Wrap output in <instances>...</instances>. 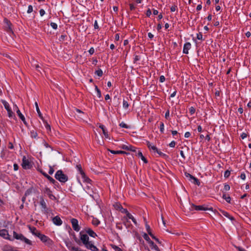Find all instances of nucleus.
I'll return each instance as SVG.
<instances>
[{
	"label": "nucleus",
	"mask_w": 251,
	"mask_h": 251,
	"mask_svg": "<svg viewBox=\"0 0 251 251\" xmlns=\"http://www.w3.org/2000/svg\"><path fill=\"white\" fill-rule=\"evenodd\" d=\"M92 223L93 225L98 226L99 225L100 222L97 219H93Z\"/></svg>",
	"instance_id": "e433bc0d"
},
{
	"label": "nucleus",
	"mask_w": 251,
	"mask_h": 251,
	"mask_svg": "<svg viewBox=\"0 0 251 251\" xmlns=\"http://www.w3.org/2000/svg\"><path fill=\"white\" fill-rule=\"evenodd\" d=\"M191 209H195L196 210H212V208H207L205 207L203 205H195L193 204H192L191 205Z\"/></svg>",
	"instance_id": "39448f33"
},
{
	"label": "nucleus",
	"mask_w": 251,
	"mask_h": 251,
	"mask_svg": "<svg viewBox=\"0 0 251 251\" xmlns=\"http://www.w3.org/2000/svg\"><path fill=\"white\" fill-rule=\"evenodd\" d=\"M4 23L5 24V29L6 31L9 32H13L11 27L12 24L10 22L8 19L5 18L4 19Z\"/></svg>",
	"instance_id": "0eeeda50"
},
{
	"label": "nucleus",
	"mask_w": 251,
	"mask_h": 251,
	"mask_svg": "<svg viewBox=\"0 0 251 251\" xmlns=\"http://www.w3.org/2000/svg\"><path fill=\"white\" fill-rule=\"evenodd\" d=\"M83 231L79 233L80 239L85 247L92 251H98V249L93 245L91 241H89V238L87 234H83Z\"/></svg>",
	"instance_id": "f257e3e1"
},
{
	"label": "nucleus",
	"mask_w": 251,
	"mask_h": 251,
	"mask_svg": "<svg viewBox=\"0 0 251 251\" xmlns=\"http://www.w3.org/2000/svg\"><path fill=\"white\" fill-rule=\"evenodd\" d=\"M151 11L150 9H148V10L146 12V15L147 17H150L151 15Z\"/></svg>",
	"instance_id": "bf43d9fd"
},
{
	"label": "nucleus",
	"mask_w": 251,
	"mask_h": 251,
	"mask_svg": "<svg viewBox=\"0 0 251 251\" xmlns=\"http://www.w3.org/2000/svg\"><path fill=\"white\" fill-rule=\"evenodd\" d=\"M192 179H193V183H194V184H197V185H198V186H199V185H200V184H201L200 181V180H199L198 179H197V178H196V177H195L194 176V177H193Z\"/></svg>",
	"instance_id": "c9c22d12"
},
{
	"label": "nucleus",
	"mask_w": 251,
	"mask_h": 251,
	"mask_svg": "<svg viewBox=\"0 0 251 251\" xmlns=\"http://www.w3.org/2000/svg\"><path fill=\"white\" fill-rule=\"evenodd\" d=\"M14 171H17L19 169V166L17 164L15 163L13 165Z\"/></svg>",
	"instance_id": "338daca9"
},
{
	"label": "nucleus",
	"mask_w": 251,
	"mask_h": 251,
	"mask_svg": "<svg viewBox=\"0 0 251 251\" xmlns=\"http://www.w3.org/2000/svg\"><path fill=\"white\" fill-rule=\"evenodd\" d=\"M95 88L97 92L98 97L99 98H101V92H100V90L98 88V86L96 85L95 86Z\"/></svg>",
	"instance_id": "473e14b6"
},
{
	"label": "nucleus",
	"mask_w": 251,
	"mask_h": 251,
	"mask_svg": "<svg viewBox=\"0 0 251 251\" xmlns=\"http://www.w3.org/2000/svg\"><path fill=\"white\" fill-rule=\"evenodd\" d=\"M177 9V6L176 5L172 6L171 7V11L172 12H175Z\"/></svg>",
	"instance_id": "6e6d98bb"
},
{
	"label": "nucleus",
	"mask_w": 251,
	"mask_h": 251,
	"mask_svg": "<svg viewBox=\"0 0 251 251\" xmlns=\"http://www.w3.org/2000/svg\"><path fill=\"white\" fill-rule=\"evenodd\" d=\"M195 112V109L193 107H191L190 108V113L193 115Z\"/></svg>",
	"instance_id": "5fc2aeb1"
},
{
	"label": "nucleus",
	"mask_w": 251,
	"mask_h": 251,
	"mask_svg": "<svg viewBox=\"0 0 251 251\" xmlns=\"http://www.w3.org/2000/svg\"><path fill=\"white\" fill-rule=\"evenodd\" d=\"M164 125L163 123L161 122L160 124V132L162 133H163L164 132Z\"/></svg>",
	"instance_id": "ea45409f"
},
{
	"label": "nucleus",
	"mask_w": 251,
	"mask_h": 251,
	"mask_svg": "<svg viewBox=\"0 0 251 251\" xmlns=\"http://www.w3.org/2000/svg\"><path fill=\"white\" fill-rule=\"evenodd\" d=\"M154 152H156L158 154H159L161 156H165V154L164 153L162 152L161 151H158L157 149V151H155Z\"/></svg>",
	"instance_id": "4d7b16f0"
},
{
	"label": "nucleus",
	"mask_w": 251,
	"mask_h": 251,
	"mask_svg": "<svg viewBox=\"0 0 251 251\" xmlns=\"http://www.w3.org/2000/svg\"><path fill=\"white\" fill-rule=\"evenodd\" d=\"M13 237L17 240H20L28 245H31V242L27 239L22 234H18L15 231H13Z\"/></svg>",
	"instance_id": "7ed1b4c3"
},
{
	"label": "nucleus",
	"mask_w": 251,
	"mask_h": 251,
	"mask_svg": "<svg viewBox=\"0 0 251 251\" xmlns=\"http://www.w3.org/2000/svg\"><path fill=\"white\" fill-rule=\"evenodd\" d=\"M109 151H110L113 154H124L126 153L125 151H113V150H108Z\"/></svg>",
	"instance_id": "bb28decb"
},
{
	"label": "nucleus",
	"mask_w": 251,
	"mask_h": 251,
	"mask_svg": "<svg viewBox=\"0 0 251 251\" xmlns=\"http://www.w3.org/2000/svg\"><path fill=\"white\" fill-rule=\"evenodd\" d=\"M122 149L127 151H130L135 152H136V148L131 145L127 146L124 145L122 146Z\"/></svg>",
	"instance_id": "4468645a"
},
{
	"label": "nucleus",
	"mask_w": 251,
	"mask_h": 251,
	"mask_svg": "<svg viewBox=\"0 0 251 251\" xmlns=\"http://www.w3.org/2000/svg\"><path fill=\"white\" fill-rule=\"evenodd\" d=\"M31 193V191L29 189H28L26 191L25 196H27V195H29Z\"/></svg>",
	"instance_id": "69168bd1"
},
{
	"label": "nucleus",
	"mask_w": 251,
	"mask_h": 251,
	"mask_svg": "<svg viewBox=\"0 0 251 251\" xmlns=\"http://www.w3.org/2000/svg\"><path fill=\"white\" fill-rule=\"evenodd\" d=\"M220 211L222 213V214L225 216V217L229 218L230 220L233 221L234 220V218L233 217L230 216L227 212L221 210Z\"/></svg>",
	"instance_id": "aec40b11"
},
{
	"label": "nucleus",
	"mask_w": 251,
	"mask_h": 251,
	"mask_svg": "<svg viewBox=\"0 0 251 251\" xmlns=\"http://www.w3.org/2000/svg\"><path fill=\"white\" fill-rule=\"evenodd\" d=\"M39 12L41 16H43L45 14V11L43 9H40Z\"/></svg>",
	"instance_id": "0e129e2a"
},
{
	"label": "nucleus",
	"mask_w": 251,
	"mask_h": 251,
	"mask_svg": "<svg viewBox=\"0 0 251 251\" xmlns=\"http://www.w3.org/2000/svg\"><path fill=\"white\" fill-rule=\"evenodd\" d=\"M82 178L84 182H87L88 183H90V181H91L90 178H89L84 173V175H81Z\"/></svg>",
	"instance_id": "a878e982"
},
{
	"label": "nucleus",
	"mask_w": 251,
	"mask_h": 251,
	"mask_svg": "<svg viewBox=\"0 0 251 251\" xmlns=\"http://www.w3.org/2000/svg\"><path fill=\"white\" fill-rule=\"evenodd\" d=\"M146 229H147V231L148 234L152 237V238L154 239L157 243L160 244V242L159 239L158 238H157L156 237H155L153 235V234H152L150 227L148 224L146 225Z\"/></svg>",
	"instance_id": "9d476101"
},
{
	"label": "nucleus",
	"mask_w": 251,
	"mask_h": 251,
	"mask_svg": "<svg viewBox=\"0 0 251 251\" xmlns=\"http://www.w3.org/2000/svg\"><path fill=\"white\" fill-rule=\"evenodd\" d=\"M40 172L44 175L45 177H46L51 183L55 184L57 183L55 179H54L52 177L49 176L46 173L44 172L43 171L41 170Z\"/></svg>",
	"instance_id": "f8f14e48"
},
{
	"label": "nucleus",
	"mask_w": 251,
	"mask_h": 251,
	"mask_svg": "<svg viewBox=\"0 0 251 251\" xmlns=\"http://www.w3.org/2000/svg\"><path fill=\"white\" fill-rule=\"evenodd\" d=\"M123 107L125 109H127L128 107V102L125 100H123Z\"/></svg>",
	"instance_id": "58836bf2"
},
{
	"label": "nucleus",
	"mask_w": 251,
	"mask_h": 251,
	"mask_svg": "<svg viewBox=\"0 0 251 251\" xmlns=\"http://www.w3.org/2000/svg\"><path fill=\"white\" fill-rule=\"evenodd\" d=\"M22 167L24 169H29L30 168V164L29 161L26 159L25 156H24L22 159Z\"/></svg>",
	"instance_id": "1a4fd4ad"
},
{
	"label": "nucleus",
	"mask_w": 251,
	"mask_h": 251,
	"mask_svg": "<svg viewBox=\"0 0 251 251\" xmlns=\"http://www.w3.org/2000/svg\"><path fill=\"white\" fill-rule=\"evenodd\" d=\"M72 251H85L84 250H81L78 247H75V248H72Z\"/></svg>",
	"instance_id": "79ce46f5"
},
{
	"label": "nucleus",
	"mask_w": 251,
	"mask_h": 251,
	"mask_svg": "<svg viewBox=\"0 0 251 251\" xmlns=\"http://www.w3.org/2000/svg\"><path fill=\"white\" fill-rule=\"evenodd\" d=\"M71 223L73 228L76 231H78L80 228L78 224V221L77 219L73 218L71 219Z\"/></svg>",
	"instance_id": "423d86ee"
},
{
	"label": "nucleus",
	"mask_w": 251,
	"mask_h": 251,
	"mask_svg": "<svg viewBox=\"0 0 251 251\" xmlns=\"http://www.w3.org/2000/svg\"><path fill=\"white\" fill-rule=\"evenodd\" d=\"M55 177L60 182L65 183L68 180V176L63 174L62 170H58L55 175Z\"/></svg>",
	"instance_id": "f03ea898"
},
{
	"label": "nucleus",
	"mask_w": 251,
	"mask_h": 251,
	"mask_svg": "<svg viewBox=\"0 0 251 251\" xmlns=\"http://www.w3.org/2000/svg\"><path fill=\"white\" fill-rule=\"evenodd\" d=\"M230 189V186L228 184H225L224 186V190L226 191H228Z\"/></svg>",
	"instance_id": "8fccbe9b"
},
{
	"label": "nucleus",
	"mask_w": 251,
	"mask_h": 251,
	"mask_svg": "<svg viewBox=\"0 0 251 251\" xmlns=\"http://www.w3.org/2000/svg\"><path fill=\"white\" fill-rule=\"evenodd\" d=\"M52 222L53 224L56 226H60L62 224V220H61L60 218L58 216L54 217L52 219Z\"/></svg>",
	"instance_id": "9b49d317"
},
{
	"label": "nucleus",
	"mask_w": 251,
	"mask_h": 251,
	"mask_svg": "<svg viewBox=\"0 0 251 251\" xmlns=\"http://www.w3.org/2000/svg\"><path fill=\"white\" fill-rule=\"evenodd\" d=\"M149 244L151 249H153L156 251H160L158 247L154 243L153 241L150 242Z\"/></svg>",
	"instance_id": "4be33fe9"
},
{
	"label": "nucleus",
	"mask_w": 251,
	"mask_h": 251,
	"mask_svg": "<svg viewBox=\"0 0 251 251\" xmlns=\"http://www.w3.org/2000/svg\"><path fill=\"white\" fill-rule=\"evenodd\" d=\"M235 248L238 250V251H247L244 249L236 246H234Z\"/></svg>",
	"instance_id": "09e8293b"
},
{
	"label": "nucleus",
	"mask_w": 251,
	"mask_h": 251,
	"mask_svg": "<svg viewBox=\"0 0 251 251\" xmlns=\"http://www.w3.org/2000/svg\"><path fill=\"white\" fill-rule=\"evenodd\" d=\"M136 155L139 157H140L141 159H142V160H143L144 161V162L145 163H148V160H147V159L143 156L142 153L140 151H138V152L137 153V154Z\"/></svg>",
	"instance_id": "6ab92c4d"
},
{
	"label": "nucleus",
	"mask_w": 251,
	"mask_h": 251,
	"mask_svg": "<svg viewBox=\"0 0 251 251\" xmlns=\"http://www.w3.org/2000/svg\"><path fill=\"white\" fill-rule=\"evenodd\" d=\"M44 192V193L46 194L48 197H49L52 194L51 191L48 187H46L45 188Z\"/></svg>",
	"instance_id": "c85d7f7f"
},
{
	"label": "nucleus",
	"mask_w": 251,
	"mask_h": 251,
	"mask_svg": "<svg viewBox=\"0 0 251 251\" xmlns=\"http://www.w3.org/2000/svg\"><path fill=\"white\" fill-rule=\"evenodd\" d=\"M147 145L148 146V147L150 149V150H153L154 151H157V148L153 146V145H152L150 143V142L149 141H147Z\"/></svg>",
	"instance_id": "5701e85b"
},
{
	"label": "nucleus",
	"mask_w": 251,
	"mask_h": 251,
	"mask_svg": "<svg viewBox=\"0 0 251 251\" xmlns=\"http://www.w3.org/2000/svg\"><path fill=\"white\" fill-rule=\"evenodd\" d=\"M191 45L190 43H186L183 47V52L185 54L188 53V50L191 48Z\"/></svg>",
	"instance_id": "2eb2a0df"
},
{
	"label": "nucleus",
	"mask_w": 251,
	"mask_h": 251,
	"mask_svg": "<svg viewBox=\"0 0 251 251\" xmlns=\"http://www.w3.org/2000/svg\"><path fill=\"white\" fill-rule=\"evenodd\" d=\"M190 135L191 133L189 132H186L184 134V136L185 138H188L190 136Z\"/></svg>",
	"instance_id": "774afa93"
},
{
	"label": "nucleus",
	"mask_w": 251,
	"mask_h": 251,
	"mask_svg": "<svg viewBox=\"0 0 251 251\" xmlns=\"http://www.w3.org/2000/svg\"><path fill=\"white\" fill-rule=\"evenodd\" d=\"M197 38L198 40H202V34L201 33H199L197 34Z\"/></svg>",
	"instance_id": "49530a36"
},
{
	"label": "nucleus",
	"mask_w": 251,
	"mask_h": 251,
	"mask_svg": "<svg viewBox=\"0 0 251 251\" xmlns=\"http://www.w3.org/2000/svg\"><path fill=\"white\" fill-rule=\"evenodd\" d=\"M94 27L95 29H98L99 28V25L98 24L97 21L96 20L94 23Z\"/></svg>",
	"instance_id": "052dcab7"
},
{
	"label": "nucleus",
	"mask_w": 251,
	"mask_h": 251,
	"mask_svg": "<svg viewBox=\"0 0 251 251\" xmlns=\"http://www.w3.org/2000/svg\"><path fill=\"white\" fill-rule=\"evenodd\" d=\"M0 236L5 239L11 240L10 235H9L8 231L6 229H3L0 230Z\"/></svg>",
	"instance_id": "6e6552de"
},
{
	"label": "nucleus",
	"mask_w": 251,
	"mask_h": 251,
	"mask_svg": "<svg viewBox=\"0 0 251 251\" xmlns=\"http://www.w3.org/2000/svg\"><path fill=\"white\" fill-rule=\"evenodd\" d=\"M230 171L228 170H226L225 172L224 176L225 177L227 178L230 176Z\"/></svg>",
	"instance_id": "c03bdc74"
},
{
	"label": "nucleus",
	"mask_w": 251,
	"mask_h": 251,
	"mask_svg": "<svg viewBox=\"0 0 251 251\" xmlns=\"http://www.w3.org/2000/svg\"><path fill=\"white\" fill-rule=\"evenodd\" d=\"M49 197L50 199H51L52 200H56V197L52 194H51Z\"/></svg>",
	"instance_id": "e2e57ef3"
},
{
	"label": "nucleus",
	"mask_w": 251,
	"mask_h": 251,
	"mask_svg": "<svg viewBox=\"0 0 251 251\" xmlns=\"http://www.w3.org/2000/svg\"><path fill=\"white\" fill-rule=\"evenodd\" d=\"M76 168L78 172L80 173L81 175H84V172L83 171L81 166L80 164H77L76 166Z\"/></svg>",
	"instance_id": "393cba45"
},
{
	"label": "nucleus",
	"mask_w": 251,
	"mask_h": 251,
	"mask_svg": "<svg viewBox=\"0 0 251 251\" xmlns=\"http://www.w3.org/2000/svg\"><path fill=\"white\" fill-rule=\"evenodd\" d=\"M66 246L67 247V248L72 251V248H75V246H73L72 245V244L71 243H68L67 244H66Z\"/></svg>",
	"instance_id": "a19ab883"
},
{
	"label": "nucleus",
	"mask_w": 251,
	"mask_h": 251,
	"mask_svg": "<svg viewBox=\"0 0 251 251\" xmlns=\"http://www.w3.org/2000/svg\"><path fill=\"white\" fill-rule=\"evenodd\" d=\"M185 175L186 177H190V179H192L194 176H192L191 175L189 174V173H185Z\"/></svg>",
	"instance_id": "13d9d810"
},
{
	"label": "nucleus",
	"mask_w": 251,
	"mask_h": 251,
	"mask_svg": "<svg viewBox=\"0 0 251 251\" xmlns=\"http://www.w3.org/2000/svg\"><path fill=\"white\" fill-rule=\"evenodd\" d=\"M32 11H33L32 6L31 5H29L28 7L27 13H30L31 12H32Z\"/></svg>",
	"instance_id": "de8ad7c7"
},
{
	"label": "nucleus",
	"mask_w": 251,
	"mask_h": 251,
	"mask_svg": "<svg viewBox=\"0 0 251 251\" xmlns=\"http://www.w3.org/2000/svg\"><path fill=\"white\" fill-rule=\"evenodd\" d=\"M143 237L145 239V240H146L148 242L149 244L152 241L148 235L146 233H145L143 234Z\"/></svg>",
	"instance_id": "7c9ffc66"
},
{
	"label": "nucleus",
	"mask_w": 251,
	"mask_h": 251,
	"mask_svg": "<svg viewBox=\"0 0 251 251\" xmlns=\"http://www.w3.org/2000/svg\"><path fill=\"white\" fill-rule=\"evenodd\" d=\"M1 101L2 103V104H3L5 108L6 109V110H8L9 109H10V108L9 107V105L7 101H6L5 100H2Z\"/></svg>",
	"instance_id": "cd10ccee"
},
{
	"label": "nucleus",
	"mask_w": 251,
	"mask_h": 251,
	"mask_svg": "<svg viewBox=\"0 0 251 251\" xmlns=\"http://www.w3.org/2000/svg\"><path fill=\"white\" fill-rule=\"evenodd\" d=\"M38 237H39L43 242L46 243L48 245H51L52 244V240L44 234L40 233Z\"/></svg>",
	"instance_id": "20e7f679"
},
{
	"label": "nucleus",
	"mask_w": 251,
	"mask_h": 251,
	"mask_svg": "<svg viewBox=\"0 0 251 251\" xmlns=\"http://www.w3.org/2000/svg\"><path fill=\"white\" fill-rule=\"evenodd\" d=\"M29 228L31 233L33 235L36 236L37 237H38L39 235H40V232L38 230H37V229L35 227L29 226Z\"/></svg>",
	"instance_id": "a211bd4d"
},
{
	"label": "nucleus",
	"mask_w": 251,
	"mask_h": 251,
	"mask_svg": "<svg viewBox=\"0 0 251 251\" xmlns=\"http://www.w3.org/2000/svg\"><path fill=\"white\" fill-rule=\"evenodd\" d=\"M120 126L121 127L126 128H128L129 127V126H127L126 124H125L124 122H122L121 123H120Z\"/></svg>",
	"instance_id": "4c0bfd02"
},
{
	"label": "nucleus",
	"mask_w": 251,
	"mask_h": 251,
	"mask_svg": "<svg viewBox=\"0 0 251 251\" xmlns=\"http://www.w3.org/2000/svg\"><path fill=\"white\" fill-rule=\"evenodd\" d=\"M35 106H36V111L38 113V116L39 117L43 120V116L40 111V109H39V106H38V103L37 102H35Z\"/></svg>",
	"instance_id": "b1692460"
},
{
	"label": "nucleus",
	"mask_w": 251,
	"mask_h": 251,
	"mask_svg": "<svg viewBox=\"0 0 251 251\" xmlns=\"http://www.w3.org/2000/svg\"><path fill=\"white\" fill-rule=\"evenodd\" d=\"M95 50L93 48H91L89 50V52L90 54H93L94 53Z\"/></svg>",
	"instance_id": "680f3d73"
},
{
	"label": "nucleus",
	"mask_w": 251,
	"mask_h": 251,
	"mask_svg": "<svg viewBox=\"0 0 251 251\" xmlns=\"http://www.w3.org/2000/svg\"><path fill=\"white\" fill-rule=\"evenodd\" d=\"M223 198L228 203L230 202L231 198L229 196H227L226 194H223Z\"/></svg>",
	"instance_id": "2f4dec72"
},
{
	"label": "nucleus",
	"mask_w": 251,
	"mask_h": 251,
	"mask_svg": "<svg viewBox=\"0 0 251 251\" xmlns=\"http://www.w3.org/2000/svg\"><path fill=\"white\" fill-rule=\"evenodd\" d=\"M126 215H127V217L129 219H131L135 224H137L136 220L134 219L133 216L131 214H130L129 212H127V214H126Z\"/></svg>",
	"instance_id": "c756f323"
},
{
	"label": "nucleus",
	"mask_w": 251,
	"mask_h": 251,
	"mask_svg": "<svg viewBox=\"0 0 251 251\" xmlns=\"http://www.w3.org/2000/svg\"><path fill=\"white\" fill-rule=\"evenodd\" d=\"M40 204L42 207V208L44 210H47V204H46V203L44 199V198H43V197H41L40 198Z\"/></svg>",
	"instance_id": "dca6fc26"
},
{
	"label": "nucleus",
	"mask_w": 251,
	"mask_h": 251,
	"mask_svg": "<svg viewBox=\"0 0 251 251\" xmlns=\"http://www.w3.org/2000/svg\"><path fill=\"white\" fill-rule=\"evenodd\" d=\"M165 80V77L164 75H161L159 77V81L161 82H163Z\"/></svg>",
	"instance_id": "603ef678"
},
{
	"label": "nucleus",
	"mask_w": 251,
	"mask_h": 251,
	"mask_svg": "<svg viewBox=\"0 0 251 251\" xmlns=\"http://www.w3.org/2000/svg\"><path fill=\"white\" fill-rule=\"evenodd\" d=\"M176 145V142L174 141H172L170 144H169V146L171 148H174L175 147Z\"/></svg>",
	"instance_id": "864d4df0"
},
{
	"label": "nucleus",
	"mask_w": 251,
	"mask_h": 251,
	"mask_svg": "<svg viewBox=\"0 0 251 251\" xmlns=\"http://www.w3.org/2000/svg\"><path fill=\"white\" fill-rule=\"evenodd\" d=\"M7 111L8 112L9 117H10V118L12 117L13 116V115L14 114V113H13V112L12 111L11 109H9V110H7Z\"/></svg>",
	"instance_id": "a18cd8bd"
},
{
	"label": "nucleus",
	"mask_w": 251,
	"mask_h": 251,
	"mask_svg": "<svg viewBox=\"0 0 251 251\" xmlns=\"http://www.w3.org/2000/svg\"><path fill=\"white\" fill-rule=\"evenodd\" d=\"M99 127L102 129V132H103L104 136L105 137V138H108L109 136H108L107 132L106 131V130L105 129L104 126L103 125H100L99 126Z\"/></svg>",
	"instance_id": "412c9836"
},
{
	"label": "nucleus",
	"mask_w": 251,
	"mask_h": 251,
	"mask_svg": "<svg viewBox=\"0 0 251 251\" xmlns=\"http://www.w3.org/2000/svg\"><path fill=\"white\" fill-rule=\"evenodd\" d=\"M50 26L52 27V28L54 29H56L57 28V25L56 23L51 22L50 23Z\"/></svg>",
	"instance_id": "37998d69"
},
{
	"label": "nucleus",
	"mask_w": 251,
	"mask_h": 251,
	"mask_svg": "<svg viewBox=\"0 0 251 251\" xmlns=\"http://www.w3.org/2000/svg\"><path fill=\"white\" fill-rule=\"evenodd\" d=\"M85 231L91 237L95 238L96 236H97V234L90 228H86L85 229Z\"/></svg>",
	"instance_id": "ddd939ff"
},
{
	"label": "nucleus",
	"mask_w": 251,
	"mask_h": 251,
	"mask_svg": "<svg viewBox=\"0 0 251 251\" xmlns=\"http://www.w3.org/2000/svg\"><path fill=\"white\" fill-rule=\"evenodd\" d=\"M30 135L32 138H36L38 136V134L36 131L32 130L30 131Z\"/></svg>",
	"instance_id": "72a5a7b5"
},
{
	"label": "nucleus",
	"mask_w": 251,
	"mask_h": 251,
	"mask_svg": "<svg viewBox=\"0 0 251 251\" xmlns=\"http://www.w3.org/2000/svg\"><path fill=\"white\" fill-rule=\"evenodd\" d=\"M95 74L98 75L99 76H101L103 74L102 71L100 69L96 71Z\"/></svg>",
	"instance_id": "f704fd0d"
},
{
	"label": "nucleus",
	"mask_w": 251,
	"mask_h": 251,
	"mask_svg": "<svg viewBox=\"0 0 251 251\" xmlns=\"http://www.w3.org/2000/svg\"><path fill=\"white\" fill-rule=\"evenodd\" d=\"M17 113L18 114V115L19 116V117H20V118L22 120V121L23 122V123H24V124L25 125H27V123L25 121V118L24 117V116L21 113V111H20V110L18 108V107H17Z\"/></svg>",
	"instance_id": "f3484780"
},
{
	"label": "nucleus",
	"mask_w": 251,
	"mask_h": 251,
	"mask_svg": "<svg viewBox=\"0 0 251 251\" xmlns=\"http://www.w3.org/2000/svg\"><path fill=\"white\" fill-rule=\"evenodd\" d=\"M54 169H53V168L51 167V166H50V170H49V174H50V175H52L53 172H54Z\"/></svg>",
	"instance_id": "3c124183"
}]
</instances>
